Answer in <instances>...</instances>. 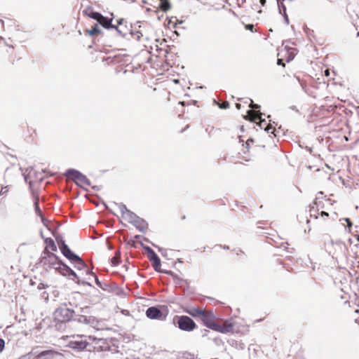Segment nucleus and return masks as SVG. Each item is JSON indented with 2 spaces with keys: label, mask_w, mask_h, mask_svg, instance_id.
I'll list each match as a JSON object with an SVG mask.
<instances>
[{
  "label": "nucleus",
  "mask_w": 359,
  "mask_h": 359,
  "mask_svg": "<svg viewBox=\"0 0 359 359\" xmlns=\"http://www.w3.org/2000/svg\"><path fill=\"white\" fill-rule=\"evenodd\" d=\"M146 315L150 319L163 320L165 318V316L163 315V312L155 306H151L147 309Z\"/></svg>",
  "instance_id": "nucleus-10"
},
{
  "label": "nucleus",
  "mask_w": 359,
  "mask_h": 359,
  "mask_svg": "<svg viewBox=\"0 0 359 359\" xmlns=\"http://www.w3.org/2000/svg\"><path fill=\"white\" fill-rule=\"evenodd\" d=\"M175 34H176L177 36H179V34H178V32H175Z\"/></svg>",
  "instance_id": "nucleus-55"
},
{
  "label": "nucleus",
  "mask_w": 359,
  "mask_h": 359,
  "mask_svg": "<svg viewBox=\"0 0 359 359\" xmlns=\"http://www.w3.org/2000/svg\"><path fill=\"white\" fill-rule=\"evenodd\" d=\"M174 321L177 323L178 327L186 332H191L197 327L196 323L187 316H175Z\"/></svg>",
  "instance_id": "nucleus-2"
},
{
  "label": "nucleus",
  "mask_w": 359,
  "mask_h": 359,
  "mask_svg": "<svg viewBox=\"0 0 359 359\" xmlns=\"http://www.w3.org/2000/svg\"><path fill=\"white\" fill-rule=\"evenodd\" d=\"M201 320L205 327L212 330H214L216 323L218 322L213 311L205 309L203 312Z\"/></svg>",
  "instance_id": "nucleus-5"
},
{
  "label": "nucleus",
  "mask_w": 359,
  "mask_h": 359,
  "mask_svg": "<svg viewBox=\"0 0 359 359\" xmlns=\"http://www.w3.org/2000/svg\"><path fill=\"white\" fill-rule=\"evenodd\" d=\"M205 309L202 308H198V307H191V308H187L184 309V311L187 313L189 314L194 318L199 317L201 318L203 312Z\"/></svg>",
  "instance_id": "nucleus-16"
},
{
  "label": "nucleus",
  "mask_w": 359,
  "mask_h": 359,
  "mask_svg": "<svg viewBox=\"0 0 359 359\" xmlns=\"http://www.w3.org/2000/svg\"><path fill=\"white\" fill-rule=\"evenodd\" d=\"M325 76L328 78L329 80H334V77L330 76V69H325L324 71Z\"/></svg>",
  "instance_id": "nucleus-30"
},
{
  "label": "nucleus",
  "mask_w": 359,
  "mask_h": 359,
  "mask_svg": "<svg viewBox=\"0 0 359 359\" xmlns=\"http://www.w3.org/2000/svg\"><path fill=\"white\" fill-rule=\"evenodd\" d=\"M184 22V20H180L176 17H172L170 20V22L168 23V25L170 27H172L173 29L177 28L178 25H181Z\"/></svg>",
  "instance_id": "nucleus-26"
},
{
  "label": "nucleus",
  "mask_w": 359,
  "mask_h": 359,
  "mask_svg": "<svg viewBox=\"0 0 359 359\" xmlns=\"http://www.w3.org/2000/svg\"><path fill=\"white\" fill-rule=\"evenodd\" d=\"M291 28H292V29H293V30L294 29V26H293V25H292V26H291Z\"/></svg>",
  "instance_id": "nucleus-53"
},
{
  "label": "nucleus",
  "mask_w": 359,
  "mask_h": 359,
  "mask_svg": "<svg viewBox=\"0 0 359 359\" xmlns=\"http://www.w3.org/2000/svg\"><path fill=\"white\" fill-rule=\"evenodd\" d=\"M219 107L221 109H227L229 107V103L227 101H224L221 104H219Z\"/></svg>",
  "instance_id": "nucleus-32"
},
{
  "label": "nucleus",
  "mask_w": 359,
  "mask_h": 359,
  "mask_svg": "<svg viewBox=\"0 0 359 359\" xmlns=\"http://www.w3.org/2000/svg\"><path fill=\"white\" fill-rule=\"evenodd\" d=\"M53 352L52 351H47L42 352L40 355H46L53 354Z\"/></svg>",
  "instance_id": "nucleus-42"
},
{
  "label": "nucleus",
  "mask_w": 359,
  "mask_h": 359,
  "mask_svg": "<svg viewBox=\"0 0 359 359\" xmlns=\"http://www.w3.org/2000/svg\"><path fill=\"white\" fill-rule=\"evenodd\" d=\"M116 21H117L118 25H122L125 22L124 18H119Z\"/></svg>",
  "instance_id": "nucleus-41"
},
{
  "label": "nucleus",
  "mask_w": 359,
  "mask_h": 359,
  "mask_svg": "<svg viewBox=\"0 0 359 359\" xmlns=\"http://www.w3.org/2000/svg\"><path fill=\"white\" fill-rule=\"evenodd\" d=\"M304 31L308 36L311 35L313 33V31L306 26H304Z\"/></svg>",
  "instance_id": "nucleus-34"
},
{
  "label": "nucleus",
  "mask_w": 359,
  "mask_h": 359,
  "mask_svg": "<svg viewBox=\"0 0 359 359\" xmlns=\"http://www.w3.org/2000/svg\"><path fill=\"white\" fill-rule=\"evenodd\" d=\"M174 81L177 83H178V80H174Z\"/></svg>",
  "instance_id": "nucleus-54"
},
{
  "label": "nucleus",
  "mask_w": 359,
  "mask_h": 359,
  "mask_svg": "<svg viewBox=\"0 0 359 359\" xmlns=\"http://www.w3.org/2000/svg\"><path fill=\"white\" fill-rule=\"evenodd\" d=\"M68 347L73 349L83 350L88 345L87 337L83 334L72 335L69 337Z\"/></svg>",
  "instance_id": "nucleus-3"
},
{
  "label": "nucleus",
  "mask_w": 359,
  "mask_h": 359,
  "mask_svg": "<svg viewBox=\"0 0 359 359\" xmlns=\"http://www.w3.org/2000/svg\"><path fill=\"white\" fill-rule=\"evenodd\" d=\"M23 61H24V60H22V57H19L16 60L15 63L13 62V65H18V66L25 65V64L23 62Z\"/></svg>",
  "instance_id": "nucleus-33"
},
{
  "label": "nucleus",
  "mask_w": 359,
  "mask_h": 359,
  "mask_svg": "<svg viewBox=\"0 0 359 359\" xmlns=\"http://www.w3.org/2000/svg\"><path fill=\"white\" fill-rule=\"evenodd\" d=\"M346 221H347V222H348V226H351L352 225V224H351V222H350V220H349L348 219H346Z\"/></svg>",
  "instance_id": "nucleus-47"
},
{
  "label": "nucleus",
  "mask_w": 359,
  "mask_h": 359,
  "mask_svg": "<svg viewBox=\"0 0 359 359\" xmlns=\"http://www.w3.org/2000/svg\"><path fill=\"white\" fill-rule=\"evenodd\" d=\"M302 351V345L297 340H294L293 341H291V345L290 348V351H293L294 353H297Z\"/></svg>",
  "instance_id": "nucleus-24"
},
{
  "label": "nucleus",
  "mask_w": 359,
  "mask_h": 359,
  "mask_svg": "<svg viewBox=\"0 0 359 359\" xmlns=\"http://www.w3.org/2000/svg\"><path fill=\"white\" fill-rule=\"evenodd\" d=\"M39 197H36L35 199V201H34V205H35L36 209L39 211Z\"/></svg>",
  "instance_id": "nucleus-39"
},
{
  "label": "nucleus",
  "mask_w": 359,
  "mask_h": 359,
  "mask_svg": "<svg viewBox=\"0 0 359 359\" xmlns=\"http://www.w3.org/2000/svg\"><path fill=\"white\" fill-rule=\"evenodd\" d=\"M355 313L359 314V309L355 310Z\"/></svg>",
  "instance_id": "nucleus-50"
},
{
  "label": "nucleus",
  "mask_w": 359,
  "mask_h": 359,
  "mask_svg": "<svg viewBox=\"0 0 359 359\" xmlns=\"http://www.w3.org/2000/svg\"><path fill=\"white\" fill-rule=\"evenodd\" d=\"M97 23L106 29H111L114 27V25H112V19L107 16H104L103 15H102L99 22Z\"/></svg>",
  "instance_id": "nucleus-15"
},
{
  "label": "nucleus",
  "mask_w": 359,
  "mask_h": 359,
  "mask_svg": "<svg viewBox=\"0 0 359 359\" xmlns=\"http://www.w3.org/2000/svg\"><path fill=\"white\" fill-rule=\"evenodd\" d=\"M74 311L67 308L65 304L59 306L54 312V320L57 323L69 322L73 317Z\"/></svg>",
  "instance_id": "nucleus-1"
},
{
  "label": "nucleus",
  "mask_w": 359,
  "mask_h": 359,
  "mask_svg": "<svg viewBox=\"0 0 359 359\" xmlns=\"http://www.w3.org/2000/svg\"><path fill=\"white\" fill-rule=\"evenodd\" d=\"M159 8L164 13L168 12L171 8V4L169 0H159Z\"/></svg>",
  "instance_id": "nucleus-23"
},
{
  "label": "nucleus",
  "mask_w": 359,
  "mask_h": 359,
  "mask_svg": "<svg viewBox=\"0 0 359 359\" xmlns=\"http://www.w3.org/2000/svg\"><path fill=\"white\" fill-rule=\"evenodd\" d=\"M236 108H237V109H241V104H239V103H236Z\"/></svg>",
  "instance_id": "nucleus-45"
},
{
  "label": "nucleus",
  "mask_w": 359,
  "mask_h": 359,
  "mask_svg": "<svg viewBox=\"0 0 359 359\" xmlns=\"http://www.w3.org/2000/svg\"><path fill=\"white\" fill-rule=\"evenodd\" d=\"M259 1L262 6H264L266 4V0H259Z\"/></svg>",
  "instance_id": "nucleus-44"
},
{
  "label": "nucleus",
  "mask_w": 359,
  "mask_h": 359,
  "mask_svg": "<svg viewBox=\"0 0 359 359\" xmlns=\"http://www.w3.org/2000/svg\"><path fill=\"white\" fill-rule=\"evenodd\" d=\"M55 270L56 271L59 272L62 276H73L75 277L76 276V274L75 273V272L73 270H72L69 266L64 264L61 262L59 263L58 266H57V268Z\"/></svg>",
  "instance_id": "nucleus-11"
},
{
  "label": "nucleus",
  "mask_w": 359,
  "mask_h": 359,
  "mask_svg": "<svg viewBox=\"0 0 359 359\" xmlns=\"http://www.w3.org/2000/svg\"><path fill=\"white\" fill-rule=\"evenodd\" d=\"M140 22H137L134 25H133L132 24L130 25V27L131 29H130V34L132 35V36H136L137 37V40H140L141 39V37L142 36V32L140 31V30H136V25L140 24Z\"/></svg>",
  "instance_id": "nucleus-22"
},
{
  "label": "nucleus",
  "mask_w": 359,
  "mask_h": 359,
  "mask_svg": "<svg viewBox=\"0 0 359 359\" xmlns=\"http://www.w3.org/2000/svg\"><path fill=\"white\" fill-rule=\"evenodd\" d=\"M86 32L90 36H95V35L102 33V30L98 26V24H94L90 29H86Z\"/></svg>",
  "instance_id": "nucleus-19"
},
{
  "label": "nucleus",
  "mask_w": 359,
  "mask_h": 359,
  "mask_svg": "<svg viewBox=\"0 0 359 359\" xmlns=\"http://www.w3.org/2000/svg\"><path fill=\"white\" fill-rule=\"evenodd\" d=\"M285 48L286 49L287 55L286 56V59H285L286 62H290L292 60H293V59L294 58V56L297 53V49L294 48L287 47V46H285Z\"/></svg>",
  "instance_id": "nucleus-21"
},
{
  "label": "nucleus",
  "mask_w": 359,
  "mask_h": 359,
  "mask_svg": "<svg viewBox=\"0 0 359 359\" xmlns=\"http://www.w3.org/2000/svg\"><path fill=\"white\" fill-rule=\"evenodd\" d=\"M245 29H248V30H250L251 32H253L254 25H252V24H247L245 25Z\"/></svg>",
  "instance_id": "nucleus-36"
},
{
  "label": "nucleus",
  "mask_w": 359,
  "mask_h": 359,
  "mask_svg": "<svg viewBox=\"0 0 359 359\" xmlns=\"http://www.w3.org/2000/svg\"><path fill=\"white\" fill-rule=\"evenodd\" d=\"M248 120L250 121L257 122L259 121L261 123L264 121V120L262 119V114L254 110L248 111Z\"/></svg>",
  "instance_id": "nucleus-17"
},
{
  "label": "nucleus",
  "mask_w": 359,
  "mask_h": 359,
  "mask_svg": "<svg viewBox=\"0 0 359 359\" xmlns=\"http://www.w3.org/2000/svg\"><path fill=\"white\" fill-rule=\"evenodd\" d=\"M45 243L46 247L43 251V255H46L47 253H53L52 252H55L57 250V246L52 238H46Z\"/></svg>",
  "instance_id": "nucleus-14"
},
{
  "label": "nucleus",
  "mask_w": 359,
  "mask_h": 359,
  "mask_svg": "<svg viewBox=\"0 0 359 359\" xmlns=\"http://www.w3.org/2000/svg\"><path fill=\"white\" fill-rule=\"evenodd\" d=\"M135 242L133 241H129L128 244L131 245L132 246L134 245Z\"/></svg>",
  "instance_id": "nucleus-46"
},
{
  "label": "nucleus",
  "mask_w": 359,
  "mask_h": 359,
  "mask_svg": "<svg viewBox=\"0 0 359 359\" xmlns=\"http://www.w3.org/2000/svg\"><path fill=\"white\" fill-rule=\"evenodd\" d=\"M5 346V342L4 340L2 339H0V352H1Z\"/></svg>",
  "instance_id": "nucleus-38"
},
{
  "label": "nucleus",
  "mask_w": 359,
  "mask_h": 359,
  "mask_svg": "<svg viewBox=\"0 0 359 359\" xmlns=\"http://www.w3.org/2000/svg\"><path fill=\"white\" fill-rule=\"evenodd\" d=\"M277 4H278V13L281 15L287 14L285 5L283 3H278Z\"/></svg>",
  "instance_id": "nucleus-28"
},
{
  "label": "nucleus",
  "mask_w": 359,
  "mask_h": 359,
  "mask_svg": "<svg viewBox=\"0 0 359 359\" xmlns=\"http://www.w3.org/2000/svg\"><path fill=\"white\" fill-rule=\"evenodd\" d=\"M121 217L123 219L128 223L132 224L133 222L137 217V215L128 210L126 205L121 204L118 206Z\"/></svg>",
  "instance_id": "nucleus-9"
},
{
  "label": "nucleus",
  "mask_w": 359,
  "mask_h": 359,
  "mask_svg": "<svg viewBox=\"0 0 359 359\" xmlns=\"http://www.w3.org/2000/svg\"><path fill=\"white\" fill-rule=\"evenodd\" d=\"M332 74H333V75H334V74H335L334 71V69H332Z\"/></svg>",
  "instance_id": "nucleus-51"
},
{
  "label": "nucleus",
  "mask_w": 359,
  "mask_h": 359,
  "mask_svg": "<svg viewBox=\"0 0 359 359\" xmlns=\"http://www.w3.org/2000/svg\"><path fill=\"white\" fill-rule=\"evenodd\" d=\"M250 107L252 109H259L260 107L259 105L257 104H253L252 102L251 103V104L250 105Z\"/></svg>",
  "instance_id": "nucleus-43"
},
{
  "label": "nucleus",
  "mask_w": 359,
  "mask_h": 359,
  "mask_svg": "<svg viewBox=\"0 0 359 359\" xmlns=\"http://www.w3.org/2000/svg\"><path fill=\"white\" fill-rule=\"evenodd\" d=\"M277 65L278 66H284L285 67V65L283 64V60L282 58L277 59Z\"/></svg>",
  "instance_id": "nucleus-40"
},
{
  "label": "nucleus",
  "mask_w": 359,
  "mask_h": 359,
  "mask_svg": "<svg viewBox=\"0 0 359 359\" xmlns=\"http://www.w3.org/2000/svg\"><path fill=\"white\" fill-rule=\"evenodd\" d=\"M8 187H2L1 190L0 191V196L5 194L6 193L8 192Z\"/></svg>",
  "instance_id": "nucleus-37"
},
{
  "label": "nucleus",
  "mask_w": 359,
  "mask_h": 359,
  "mask_svg": "<svg viewBox=\"0 0 359 359\" xmlns=\"http://www.w3.org/2000/svg\"><path fill=\"white\" fill-rule=\"evenodd\" d=\"M1 23H2V25H4V20H1Z\"/></svg>",
  "instance_id": "nucleus-52"
},
{
  "label": "nucleus",
  "mask_w": 359,
  "mask_h": 359,
  "mask_svg": "<svg viewBox=\"0 0 359 359\" xmlns=\"http://www.w3.org/2000/svg\"><path fill=\"white\" fill-rule=\"evenodd\" d=\"M111 29H115L116 31V32L118 34L121 35L123 37L126 36V34L123 33L122 30L119 29L118 26H116L114 25V27Z\"/></svg>",
  "instance_id": "nucleus-29"
},
{
  "label": "nucleus",
  "mask_w": 359,
  "mask_h": 359,
  "mask_svg": "<svg viewBox=\"0 0 359 359\" xmlns=\"http://www.w3.org/2000/svg\"><path fill=\"white\" fill-rule=\"evenodd\" d=\"M310 215L311 217H313L315 219H318L320 217L323 221H327L329 217V214L325 211H321L320 213L318 212V215L313 214L312 210H311Z\"/></svg>",
  "instance_id": "nucleus-25"
},
{
  "label": "nucleus",
  "mask_w": 359,
  "mask_h": 359,
  "mask_svg": "<svg viewBox=\"0 0 359 359\" xmlns=\"http://www.w3.org/2000/svg\"><path fill=\"white\" fill-rule=\"evenodd\" d=\"M235 324L229 320H224L222 323L217 322L214 328V331L223 334L233 333Z\"/></svg>",
  "instance_id": "nucleus-8"
},
{
  "label": "nucleus",
  "mask_w": 359,
  "mask_h": 359,
  "mask_svg": "<svg viewBox=\"0 0 359 359\" xmlns=\"http://www.w3.org/2000/svg\"><path fill=\"white\" fill-rule=\"evenodd\" d=\"M179 104H181L182 106H184V102H179Z\"/></svg>",
  "instance_id": "nucleus-49"
},
{
  "label": "nucleus",
  "mask_w": 359,
  "mask_h": 359,
  "mask_svg": "<svg viewBox=\"0 0 359 359\" xmlns=\"http://www.w3.org/2000/svg\"><path fill=\"white\" fill-rule=\"evenodd\" d=\"M142 232H144L148 229V224L142 218L137 217L131 224Z\"/></svg>",
  "instance_id": "nucleus-13"
},
{
  "label": "nucleus",
  "mask_w": 359,
  "mask_h": 359,
  "mask_svg": "<svg viewBox=\"0 0 359 359\" xmlns=\"http://www.w3.org/2000/svg\"><path fill=\"white\" fill-rule=\"evenodd\" d=\"M41 262L43 266L55 269L60 261L58 257L53 253H47L41 257Z\"/></svg>",
  "instance_id": "nucleus-6"
},
{
  "label": "nucleus",
  "mask_w": 359,
  "mask_h": 359,
  "mask_svg": "<svg viewBox=\"0 0 359 359\" xmlns=\"http://www.w3.org/2000/svg\"><path fill=\"white\" fill-rule=\"evenodd\" d=\"M150 261L152 262V266L154 267V269L156 271H159L161 267V260L158 255L154 252H152V255L150 257Z\"/></svg>",
  "instance_id": "nucleus-18"
},
{
  "label": "nucleus",
  "mask_w": 359,
  "mask_h": 359,
  "mask_svg": "<svg viewBox=\"0 0 359 359\" xmlns=\"http://www.w3.org/2000/svg\"><path fill=\"white\" fill-rule=\"evenodd\" d=\"M83 13L91 19H93L97 22L100 19L102 16V13L97 11H95L92 7L88 6L85 10L83 11Z\"/></svg>",
  "instance_id": "nucleus-12"
},
{
  "label": "nucleus",
  "mask_w": 359,
  "mask_h": 359,
  "mask_svg": "<svg viewBox=\"0 0 359 359\" xmlns=\"http://www.w3.org/2000/svg\"><path fill=\"white\" fill-rule=\"evenodd\" d=\"M113 266H117L121 262V255L118 252H116L115 255L111 259Z\"/></svg>",
  "instance_id": "nucleus-27"
},
{
  "label": "nucleus",
  "mask_w": 359,
  "mask_h": 359,
  "mask_svg": "<svg viewBox=\"0 0 359 359\" xmlns=\"http://www.w3.org/2000/svg\"><path fill=\"white\" fill-rule=\"evenodd\" d=\"M23 136L25 138H32L36 136V130L31 128H29V126L28 125H26L25 126H23Z\"/></svg>",
  "instance_id": "nucleus-20"
},
{
  "label": "nucleus",
  "mask_w": 359,
  "mask_h": 359,
  "mask_svg": "<svg viewBox=\"0 0 359 359\" xmlns=\"http://www.w3.org/2000/svg\"><path fill=\"white\" fill-rule=\"evenodd\" d=\"M142 3L144 4H147V0H142Z\"/></svg>",
  "instance_id": "nucleus-48"
},
{
  "label": "nucleus",
  "mask_w": 359,
  "mask_h": 359,
  "mask_svg": "<svg viewBox=\"0 0 359 359\" xmlns=\"http://www.w3.org/2000/svg\"><path fill=\"white\" fill-rule=\"evenodd\" d=\"M60 249L62 253L64 255V256H65L69 259L74 262L79 266V267H83L85 265L82 259L80 258L76 255H75L74 253H73L64 241H62L60 245Z\"/></svg>",
  "instance_id": "nucleus-4"
},
{
  "label": "nucleus",
  "mask_w": 359,
  "mask_h": 359,
  "mask_svg": "<svg viewBox=\"0 0 359 359\" xmlns=\"http://www.w3.org/2000/svg\"><path fill=\"white\" fill-rule=\"evenodd\" d=\"M67 176L80 186L89 184V182L87 177L77 170H68L67 172Z\"/></svg>",
  "instance_id": "nucleus-7"
},
{
  "label": "nucleus",
  "mask_w": 359,
  "mask_h": 359,
  "mask_svg": "<svg viewBox=\"0 0 359 359\" xmlns=\"http://www.w3.org/2000/svg\"><path fill=\"white\" fill-rule=\"evenodd\" d=\"M283 17V19H284V22H285L286 25H289L290 24V20H289V17L287 15V14H285L283 15H282Z\"/></svg>",
  "instance_id": "nucleus-35"
},
{
  "label": "nucleus",
  "mask_w": 359,
  "mask_h": 359,
  "mask_svg": "<svg viewBox=\"0 0 359 359\" xmlns=\"http://www.w3.org/2000/svg\"><path fill=\"white\" fill-rule=\"evenodd\" d=\"M78 320L79 322H82V323H90V319H88L86 316H80L79 318H78Z\"/></svg>",
  "instance_id": "nucleus-31"
}]
</instances>
